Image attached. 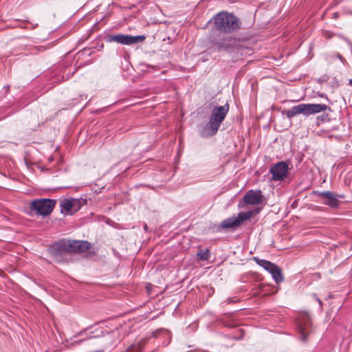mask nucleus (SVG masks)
I'll return each instance as SVG.
<instances>
[{
  "mask_svg": "<svg viewBox=\"0 0 352 352\" xmlns=\"http://www.w3.org/2000/svg\"><path fill=\"white\" fill-rule=\"evenodd\" d=\"M342 56L339 55V59L342 60Z\"/></svg>",
  "mask_w": 352,
  "mask_h": 352,
  "instance_id": "nucleus-23",
  "label": "nucleus"
},
{
  "mask_svg": "<svg viewBox=\"0 0 352 352\" xmlns=\"http://www.w3.org/2000/svg\"><path fill=\"white\" fill-rule=\"evenodd\" d=\"M349 85L352 87V78L349 80Z\"/></svg>",
  "mask_w": 352,
  "mask_h": 352,
  "instance_id": "nucleus-22",
  "label": "nucleus"
},
{
  "mask_svg": "<svg viewBox=\"0 0 352 352\" xmlns=\"http://www.w3.org/2000/svg\"><path fill=\"white\" fill-rule=\"evenodd\" d=\"M232 37L228 36L217 41L214 45L219 51L228 50L232 47Z\"/></svg>",
  "mask_w": 352,
  "mask_h": 352,
  "instance_id": "nucleus-14",
  "label": "nucleus"
},
{
  "mask_svg": "<svg viewBox=\"0 0 352 352\" xmlns=\"http://www.w3.org/2000/svg\"><path fill=\"white\" fill-rule=\"evenodd\" d=\"M146 37L143 35L131 36L124 34H118L116 35H111L108 38L109 42H116L118 43L130 45L134 43L143 42Z\"/></svg>",
  "mask_w": 352,
  "mask_h": 352,
  "instance_id": "nucleus-6",
  "label": "nucleus"
},
{
  "mask_svg": "<svg viewBox=\"0 0 352 352\" xmlns=\"http://www.w3.org/2000/svg\"><path fill=\"white\" fill-rule=\"evenodd\" d=\"M338 16H339V14H338V12H335V13H333V18H334V19H338Z\"/></svg>",
  "mask_w": 352,
  "mask_h": 352,
  "instance_id": "nucleus-20",
  "label": "nucleus"
},
{
  "mask_svg": "<svg viewBox=\"0 0 352 352\" xmlns=\"http://www.w3.org/2000/svg\"><path fill=\"white\" fill-rule=\"evenodd\" d=\"M289 166L287 162L280 161L272 165L270 169L272 179L275 182L283 181L287 176Z\"/></svg>",
  "mask_w": 352,
  "mask_h": 352,
  "instance_id": "nucleus-7",
  "label": "nucleus"
},
{
  "mask_svg": "<svg viewBox=\"0 0 352 352\" xmlns=\"http://www.w3.org/2000/svg\"><path fill=\"white\" fill-rule=\"evenodd\" d=\"M260 212V210L240 212L236 217H232L223 220L221 223V228L223 229L234 228L241 226L244 221L250 219L254 214Z\"/></svg>",
  "mask_w": 352,
  "mask_h": 352,
  "instance_id": "nucleus-4",
  "label": "nucleus"
},
{
  "mask_svg": "<svg viewBox=\"0 0 352 352\" xmlns=\"http://www.w3.org/2000/svg\"><path fill=\"white\" fill-rule=\"evenodd\" d=\"M342 56L339 55V59L342 60Z\"/></svg>",
  "mask_w": 352,
  "mask_h": 352,
  "instance_id": "nucleus-24",
  "label": "nucleus"
},
{
  "mask_svg": "<svg viewBox=\"0 0 352 352\" xmlns=\"http://www.w3.org/2000/svg\"><path fill=\"white\" fill-rule=\"evenodd\" d=\"M74 244L77 245V252H85L91 247L90 243L87 241H76Z\"/></svg>",
  "mask_w": 352,
  "mask_h": 352,
  "instance_id": "nucleus-17",
  "label": "nucleus"
},
{
  "mask_svg": "<svg viewBox=\"0 0 352 352\" xmlns=\"http://www.w3.org/2000/svg\"><path fill=\"white\" fill-rule=\"evenodd\" d=\"M76 241H61L57 243L56 246L58 250L61 252H77V245L74 244Z\"/></svg>",
  "mask_w": 352,
  "mask_h": 352,
  "instance_id": "nucleus-11",
  "label": "nucleus"
},
{
  "mask_svg": "<svg viewBox=\"0 0 352 352\" xmlns=\"http://www.w3.org/2000/svg\"><path fill=\"white\" fill-rule=\"evenodd\" d=\"M316 300L317 301L319 302L320 305L321 306L322 305V301L320 299H319L318 298H316Z\"/></svg>",
  "mask_w": 352,
  "mask_h": 352,
  "instance_id": "nucleus-21",
  "label": "nucleus"
},
{
  "mask_svg": "<svg viewBox=\"0 0 352 352\" xmlns=\"http://www.w3.org/2000/svg\"><path fill=\"white\" fill-rule=\"evenodd\" d=\"M254 261L258 264L259 266L262 267L263 269H265L266 271H267L269 273L272 270H274L275 267H276V265L272 263L271 261L265 260V259H260L257 257L254 258Z\"/></svg>",
  "mask_w": 352,
  "mask_h": 352,
  "instance_id": "nucleus-15",
  "label": "nucleus"
},
{
  "mask_svg": "<svg viewBox=\"0 0 352 352\" xmlns=\"http://www.w3.org/2000/svg\"><path fill=\"white\" fill-rule=\"evenodd\" d=\"M243 201L247 204L257 205L263 201V195L261 190H250L243 196Z\"/></svg>",
  "mask_w": 352,
  "mask_h": 352,
  "instance_id": "nucleus-10",
  "label": "nucleus"
},
{
  "mask_svg": "<svg viewBox=\"0 0 352 352\" xmlns=\"http://www.w3.org/2000/svg\"><path fill=\"white\" fill-rule=\"evenodd\" d=\"M215 28L225 33H232L240 28L239 19L233 14L220 12L214 17Z\"/></svg>",
  "mask_w": 352,
  "mask_h": 352,
  "instance_id": "nucleus-2",
  "label": "nucleus"
},
{
  "mask_svg": "<svg viewBox=\"0 0 352 352\" xmlns=\"http://www.w3.org/2000/svg\"><path fill=\"white\" fill-rule=\"evenodd\" d=\"M228 111L229 104L228 103L223 106L214 107L212 111L208 124L201 131V135L207 138L215 135Z\"/></svg>",
  "mask_w": 352,
  "mask_h": 352,
  "instance_id": "nucleus-1",
  "label": "nucleus"
},
{
  "mask_svg": "<svg viewBox=\"0 0 352 352\" xmlns=\"http://www.w3.org/2000/svg\"><path fill=\"white\" fill-rule=\"evenodd\" d=\"M56 204V201L50 199H40L33 200L30 206L32 211H35L37 214L47 216L50 214Z\"/></svg>",
  "mask_w": 352,
  "mask_h": 352,
  "instance_id": "nucleus-5",
  "label": "nucleus"
},
{
  "mask_svg": "<svg viewBox=\"0 0 352 352\" xmlns=\"http://www.w3.org/2000/svg\"><path fill=\"white\" fill-rule=\"evenodd\" d=\"M311 326L310 317L307 314H303L300 316L298 322L297 327L299 333L302 336V340L306 342L307 336L306 334L309 332V328Z\"/></svg>",
  "mask_w": 352,
  "mask_h": 352,
  "instance_id": "nucleus-9",
  "label": "nucleus"
},
{
  "mask_svg": "<svg viewBox=\"0 0 352 352\" xmlns=\"http://www.w3.org/2000/svg\"><path fill=\"white\" fill-rule=\"evenodd\" d=\"M160 333H164V335L167 336H169V332L167 331V330H159V331H156L155 332H153V336L154 338H157L159 336V334Z\"/></svg>",
  "mask_w": 352,
  "mask_h": 352,
  "instance_id": "nucleus-19",
  "label": "nucleus"
},
{
  "mask_svg": "<svg viewBox=\"0 0 352 352\" xmlns=\"http://www.w3.org/2000/svg\"><path fill=\"white\" fill-rule=\"evenodd\" d=\"M148 340V338H142L136 340L133 344L128 347L127 352H141Z\"/></svg>",
  "mask_w": 352,
  "mask_h": 352,
  "instance_id": "nucleus-13",
  "label": "nucleus"
},
{
  "mask_svg": "<svg viewBox=\"0 0 352 352\" xmlns=\"http://www.w3.org/2000/svg\"><path fill=\"white\" fill-rule=\"evenodd\" d=\"M270 273L276 283H279L283 281L284 278L281 269L278 265H276L274 270L270 271Z\"/></svg>",
  "mask_w": 352,
  "mask_h": 352,
  "instance_id": "nucleus-16",
  "label": "nucleus"
},
{
  "mask_svg": "<svg viewBox=\"0 0 352 352\" xmlns=\"http://www.w3.org/2000/svg\"><path fill=\"white\" fill-rule=\"evenodd\" d=\"M60 212L66 215H72L80 209L79 201L74 199H65L60 202Z\"/></svg>",
  "mask_w": 352,
  "mask_h": 352,
  "instance_id": "nucleus-8",
  "label": "nucleus"
},
{
  "mask_svg": "<svg viewBox=\"0 0 352 352\" xmlns=\"http://www.w3.org/2000/svg\"><path fill=\"white\" fill-rule=\"evenodd\" d=\"M320 197L324 199V204L331 208H336L338 205V200L334 194L330 191L320 193Z\"/></svg>",
  "mask_w": 352,
  "mask_h": 352,
  "instance_id": "nucleus-12",
  "label": "nucleus"
},
{
  "mask_svg": "<svg viewBox=\"0 0 352 352\" xmlns=\"http://www.w3.org/2000/svg\"><path fill=\"white\" fill-rule=\"evenodd\" d=\"M197 256L202 261H207L210 256V252L208 250H200L197 254Z\"/></svg>",
  "mask_w": 352,
  "mask_h": 352,
  "instance_id": "nucleus-18",
  "label": "nucleus"
},
{
  "mask_svg": "<svg viewBox=\"0 0 352 352\" xmlns=\"http://www.w3.org/2000/svg\"><path fill=\"white\" fill-rule=\"evenodd\" d=\"M328 109V106L325 104H299L293 107L291 109L283 110V114L287 118H292L299 114L305 116H309L322 111H325Z\"/></svg>",
  "mask_w": 352,
  "mask_h": 352,
  "instance_id": "nucleus-3",
  "label": "nucleus"
}]
</instances>
